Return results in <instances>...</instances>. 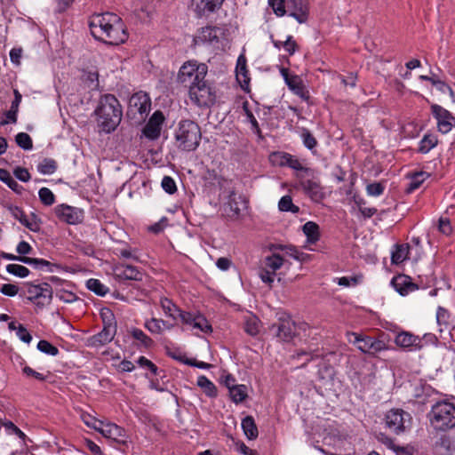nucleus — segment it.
Instances as JSON below:
<instances>
[{
	"label": "nucleus",
	"mask_w": 455,
	"mask_h": 455,
	"mask_svg": "<svg viewBox=\"0 0 455 455\" xmlns=\"http://www.w3.org/2000/svg\"><path fill=\"white\" fill-rule=\"evenodd\" d=\"M92 36L107 44L118 45L128 39L123 20L113 12L96 13L90 18Z\"/></svg>",
	"instance_id": "obj_1"
},
{
	"label": "nucleus",
	"mask_w": 455,
	"mask_h": 455,
	"mask_svg": "<svg viewBox=\"0 0 455 455\" xmlns=\"http://www.w3.org/2000/svg\"><path fill=\"white\" fill-rule=\"evenodd\" d=\"M97 121L101 130L107 133L114 132L119 125L123 111L119 100L113 94L102 95L95 109Z\"/></svg>",
	"instance_id": "obj_2"
},
{
	"label": "nucleus",
	"mask_w": 455,
	"mask_h": 455,
	"mask_svg": "<svg viewBox=\"0 0 455 455\" xmlns=\"http://www.w3.org/2000/svg\"><path fill=\"white\" fill-rule=\"evenodd\" d=\"M430 426L437 432H446L455 427V404L447 400L438 401L427 414Z\"/></svg>",
	"instance_id": "obj_3"
},
{
	"label": "nucleus",
	"mask_w": 455,
	"mask_h": 455,
	"mask_svg": "<svg viewBox=\"0 0 455 455\" xmlns=\"http://www.w3.org/2000/svg\"><path fill=\"white\" fill-rule=\"evenodd\" d=\"M202 133L197 123L186 119L181 120L175 132V141L179 149L194 151L200 144Z\"/></svg>",
	"instance_id": "obj_4"
},
{
	"label": "nucleus",
	"mask_w": 455,
	"mask_h": 455,
	"mask_svg": "<svg viewBox=\"0 0 455 455\" xmlns=\"http://www.w3.org/2000/svg\"><path fill=\"white\" fill-rule=\"evenodd\" d=\"M151 109V99L147 92H138L133 93L128 104L127 116L136 119V123L145 121Z\"/></svg>",
	"instance_id": "obj_5"
},
{
	"label": "nucleus",
	"mask_w": 455,
	"mask_h": 455,
	"mask_svg": "<svg viewBox=\"0 0 455 455\" xmlns=\"http://www.w3.org/2000/svg\"><path fill=\"white\" fill-rule=\"evenodd\" d=\"M207 72L208 67L206 64L189 60L180 68L178 81L189 87V85L195 84L197 81L204 80Z\"/></svg>",
	"instance_id": "obj_6"
},
{
	"label": "nucleus",
	"mask_w": 455,
	"mask_h": 455,
	"mask_svg": "<svg viewBox=\"0 0 455 455\" xmlns=\"http://www.w3.org/2000/svg\"><path fill=\"white\" fill-rule=\"evenodd\" d=\"M411 414L402 409H391L385 416L386 427L393 434L404 433L411 426Z\"/></svg>",
	"instance_id": "obj_7"
},
{
	"label": "nucleus",
	"mask_w": 455,
	"mask_h": 455,
	"mask_svg": "<svg viewBox=\"0 0 455 455\" xmlns=\"http://www.w3.org/2000/svg\"><path fill=\"white\" fill-rule=\"evenodd\" d=\"M189 98L199 107H210L215 103V91L204 79L189 85Z\"/></svg>",
	"instance_id": "obj_8"
},
{
	"label": "nucleus",
	"mask_w": 455,
	"mask_h": 455,
	"mask_svg": "<svg viewBox=\"0 0 455 455\" xmlns=\"http://www.w3.org/2000/svg\"><path fill=\"white\" fill-rule=\"evenodd\" d=\"M27 286V299L35 304L37 308L42 309L51 303L53 291L49 283H28Z\"/></svg>",
	"instance_id": "obj_9"
},
{
	"label": "nucleus",
	"mask_w": 455,
	"mask_h": 455,
	"mask_svg": "<svg viewBox=\"0 0 455 455\" xmlns=\"http://www.w3.org/2000/svg\"><path fill=\"white\" fill-rule=\"evenodd\" d=\"M270 331L280 340L290 342L296 335V324L290 315L282 314L278 321L271 325Z\"/></svg>",
	"instance_id": "obj_10"
},
{
	"label": "nucleus",
	"mask_w": 455,
	"mask_h": 455,
	"mask_svg": "<svg viewBox=\"0 0 455 455\" xmlns=\"http://www.w3.org/2000/svg\"><path fill=\"white\" fill-rule=\"evenodd\" d=\"M349 336L354 338V339L349 338V341L364 354L374 355L387 349V345L384 341L372 337L363 336L355 332H351Z\"/></svg>",
	"instance_id": "obj_11"
},
{
	"label": "nucleus",
	"mask_w": 455,
	"mask_h": 455,
	"mask_svg": "<svg viewBox=\"0 0 455 455\" xmlns=\"http://www.w3.org/2000/svg\"><path fill=\"white\" fill-rule=\"evenodd\" d=\"M54 213L60 221L69 225L80 224L84 219V212L82 209L65 204L57 205Z\"/></svg>",
	"instance_id": "obj_12"
},
{
	"label": "nucleus",
	"mask_w": 455,
	"mask_h": 455,
	"mask_svg": "<svg viewBox=\"0 0 455 455\" xmlns=\"http://www.w3.org/2000/svg\"><path fill=\"white\" fill-rule=\"evenodd\" d=\"M431 113L437 121L440 132L447 133L455 126V116L444 108L434 104L431 106Z\"/></svg>",
	"instance_id": "obj_13"
},
{
	"label": "nucleus",
	"mask_w": 455,
	"mask_h": 455,
	"mask_svg": "<svg viewBox=\"0 0 455 455\" xmlns=\"http://www.w3.org/2000/svg\"><path fill=\"white\" fill-rule=\"evenodd\" d=\"M270 158L275 164L281 167H289L307 173L312 172L310 168L305 167L300 160L286 152H274Z\"/></svg>",
	"instance_id": "obj_14"
},
{
	"label": "nucleus",
	"mask_w": 455,
	"mask_h": 455,
	"mask_svg": "<svg viewBox=\"0 0 455 455\" xmlns=\"http://www.w3.org/2000/svg\"><path fill=\"white\" fill-rule=\"evenodd\" d=\"M299 186L304 193L315 203H321L326 197L324 188L317 180H300Z\"/></svg>",
	"instance_id": "obj_15"
},
{
	"label": "nucleus",
	"mask_w": 455,
	"mask_h": 455,
	"mask_svg": "<svg viewBox=\"0 0 455 455\" xmlns=\"http://www.w3.org/2000/svg\"><path fill=\"white\" fill-rule=\"evenodd\" d=\"M286 2L289 15L300 24L307 22L309 14L308 0H286Z\"/></svg>",
	"instance_id": "obj_16"
},
{
	"label": "nucleus",
	"mask_w": 455,
	"mask_h": 455,
	"mask_svg": "<svg viewBox=\"0 0 455 455\" xmlns=\"http://www.w3.org/2000/svg\"><path fill=\"white\" fill-rule=\"evenodd\" d=\"M116 334V328L114 325L108 324V326H103V329L100 332L86 339V346L91 347L105 346L114 339Z\"/></svg>",
	"instance_id": "obj_17"
},
{
	"label": "nucleus",
	"mask_w": 455,
	"mask_h": 455,
	"mask_svg": "<svg viewBox=\"0 0 455 455\" xmlns=\"http://www.w3.org/2000/svg\"><path fill=\"white\" fill-rule=\"evenodd\" d=\"M7 210L10 212L12 216L19 220L23 226L33 232H38L40 230V220L36 218V216L33 213L30 218H28L22 209L16 205L9 204L6 206Z\"/></svg>",
	"instance_id": "obj_18"
},
{
	"label": "nucleus",
	"mask_w": 455,
	"mask_h": 455,
	"mask_svg": "<svg viewBox=\"0 0 455 455\" xmlns=\"http://www.w3.org/2000/svg\"><path fill=\"white\" fill-rule=\"evenodd\" d=\"M164 121V114L160 110L153 113L148 124L143 128V134L149 140H156L159 138L162 124Z\"/></svg>",
	"instance_id": "obj_19"
},
{
	"label": "nucleus",
	"mask_w": 455,
	"mask_h": 455,
	"mask_svg": "<svg viewBox=\"0 0 455 455\" xmlns=\"http://www.w3.org/2000/svg\"><path fill=\"white\" fill-rule=\"evenodd\" d=\"M114 276L118 281H141L144 276V273L137 267L127 264H120L116 266L114 268Z\"/></svg>",
	"instance_id": "obj_20"
},
{
	"label": "nucleus",
	"mask_w": 455,
	"mask_h": 455,
	"mask_svg": "<svg viewBox=\"0 0 455 455\" xmlns=\"http://www.w3.org/2000/svg\"><path fill=\"white\" fill-rule=\"evenodd\" d=\"M225 0H192L191 5L198 16H208L219 10Z\"/></svg>",
	"instance_id": "obj_21"
},
{
	"label": "nucleus",
	"mask_w": 455,
	"mask_h": 455,
	"mask_svg": "<svg viewBox=\"0 0 455 455\" xmlns=\"http://www.w3.org/2000/svg\"><path fill=\"white\" fill-rule=\"evenodd\" d=\"M391 284L395 290L402 296H406L418 289V285L411 282L410 276L398 275L392 278Z\"/></svg>",
	"instance_id": "obj_22"
},
{
	"label": "nucleus",
	"mask_w": 455,
	"mask_h": 455,
	"mask_svg": "<svg viewBox=\"0 0 455 455\" xmlns=\"http://www.w3.org/2000/svg\"><path fill=\"white\" fill-rule=\"evenodd\" d=\"M422 339L410 332L402 331L395 336V342L397 346L404 348L421 349Z\"/></svg>",
	"instance_id": "obj_23"
},
{
	"label": "nucleus",
	"mask_w": 455,
	"mask_h": 455,
	"mask_svg": "<svg viewBox=\"0 0 455 455\" xmlns=\"http://www.w3.org/2000/svg\"><path fill=\"white\" fill-rule=\"evenodd\" d=\"M288 88L307 104H312L309 91L307 89L301 77L294 76L287 84Z\"/></svg>",
	"instance_id": "obj_24"
},
{
	"label": "nucleus",
	"mask_w": 455,
	"mask_h": 455,
	"mask_svg": "<svg viewBox=\"0 0 455 455\" xmlns=\"http://www.w3.org/2000/svg\"><path fill=\"white\" fill-rule=\"evenodd\" d=\"M100 429L99 433L105 438L121 443L118 438L125 435L124 429L115 423L100 421Z\"/></svg>",
	"instance_id": "obj_25"
},
{
	"label": "nucleus",
	"mask_w": 455,
	"mask_h": 455,
	"mask_svg": "<svg viewBox=\"0 0 455 455\" xmlns=\"http://www.w3.org/2000/svg\"><path fill=\"white\" fill-rule=\"evenodd\" d=\"M227 205L231 212L230 217L238 218L242 210L247 207V201L243 196H237L234 191H232L229 195Z\"/></svg>",
	"instance_id": "obj_26"
},
{
	"label": "nucleus",
	"mask_w": 455,
	"mask_h": 455,
	"mask_svg": "<svg viewBox=\"0 0 455 455\" xmlns=\"http://www.w3.org/2000/svg\"><path fill=\"white\" fill-rule=\"evenodd\" d=\"M435 448L440 455H455V438L451 435H442L435 443Z\"/></svg>",
	"instance_id": "obj_27"
},
{
	"label": "nucleus",
	"mask_w": 455,
	"mask_h": 455,
	"mask_svg": "<svg viewBox=\"0 0 455 455\" xmlns=\"http://www.w3.org/2000/svg\"><path fill=\"white\" fill-rule=\"evenodd\" d=\"M247 60L243 54H241L236 61L235 74L236 79L243 88L250 83L249 71L247 69Z\"/></svg>",
	"instance_id": "obj_28"
},
{
	"label": "nucleus",
	"mask_w": 455,
	"mask_h": 455,
	"mask_svg": "<svg viewBox=\"0 0 455 455\" xmlns=\"http://www.w3.org/2000/svg\"><path fill=\"white\" fill-rule=\"evenodd\" d=\"M131 337L137 341L136 346L140 349H148L154 346V340L148 336L142 330L132 328L129 331Z\"/></svg>",
	"instance_id": "obj_29"
},
{
	"label": "nucleus",
	"mask_w": 455,
	"mask_h": 455,
	"mask_svg": "<svg viewBox=\"0 0 455 455\" xmlns=\"http://www.w3.org/2000/svg\"><path fill=\"white\" fill-rule=\"evenodd\" d=\"M220 28L217 27L202 28L198 33L197 38L202 43H218Z\"/></svg>",
	"instance_id": "obj_30"
},
{
	"label": "nucleus",
	"mask_w": 455,
	"mask_h": 455,
	"mask_svg": "<svg viewBox=\"0 0 455 455\" xmlns=\"http://www.w3.org/2000/svg\"><path fill=\"white\" fill-rule=\"evenodd\" d=\"M242 428L244 435L250 440H254L259 435L258 427L252 416H246L242 420Z\"/></svg>",
	"instance_id": "obj_31"
},
{
	"label": "nucleus",
	"mask_w": 455,
	"mask_h": 455,
	"mask_svg": "<svg viewBox=\"0 0 455 455\" xmlns=\"http://www.w3.org/2000/svg\"><path fill=\"white\" fill-rule=\"evenodd\" d=\"M308 243H315L320 238L319 226L313 221L306 222L302 227Z\"/></svg>",
	"instance_id": "obj_32"
},
{
	"label": "nucleus",
	"mask_w": 455,
	"mask_h": 455,
	"mask_svg": "<svg viewBox=\"0 0 455 455\" xmlns=\"http://www.w3.org/2000/svg\"><path fill=\"white\" fill-rule=\"evenodd\" d=\"M228 392L232 402L236 404L243 403L248 396L245 385L232 384V387H230Z\"/></svg>",
	"instance_id": "obj_33"
},
{
	"label": "nucleus",
	"mask_w": 455,
	"mask_h": 455,
	"mask_svg": "<svg viewBox=\"0 0 455 455\" xmlns=\"http://www.w3.org/2000/svg\"><path fill=\"white\" fill-rule=\"evenodd\" d=\"M197 386L203 389L204 393L209 397L217 396V387L206 376H199L197 379Z\"/></svg>",
	"instance_id": "obj_34"
},
{
	"label": "nucleus",
	"mask_w": 455,
	"mask_h": 455,
	"mask_svg": "<svg viewBox=\"0 0 455 455\" xmlns=\"http://www.w3.org/2000/svg\"><path fill=\"white\" fill-rule=\"evenodd\" d=\"M160 305L167 316L171 317L173 320H176L178 318L181 309L179 308L171 299L167 298H163L160 300Z\"/></svg>",
	"instance_id": "obj_35"
},
{
	"label": "nucleus",
	"mask_w": 455,
	"mask_h": 455,
	"mask_svg": "<svg viewBox=\"0 0 455 455\" xmlns=\"http://www.w3.org/2000/svg\"><path fill=\"white\" fill-rule=\"evenodd\" d=\"M438 143L437 137L434 134H425L419 145V152L421 154L428 153Z\"/></svg>",
	"instance_id": "obj_36"
},
{
	"label": "nucleus",
	"mask_w": 455,
	"mask_h": 455,
	"mask_svg": "<svg viewBox=\"0 0 455 455\" xmlns=\"http://www.w3.org/2000/svg\"><path fill=\"white\" fill-rule=\"evenodd\" d=\"M428 176L429 175L425 172L413 173L410 178V182L408 183V187L405 190L406 193L411 194L414 190L418 189Z\"/></svg>",
	"instance_id": "obj_37"
},
{
	"label": "nucleus",
	"mask_w": 455,
	"mask_h": 455,
	"mask_svg": "<svg viewBox=\"0 0 455 455\" xmlns=\"http://www.w3.org/2000/svg\"><path fill=\"white\" fill-rule=\"evenodd\" d=\"M283 264V259L277 253H273L264 259V267L269 269L271 273L276 272Z\"/></svg>",
	"instance_id": "obj_38"
},
{
	"label": "nucleus",
	"mask_w": 455,
	"mask_h": 455,
	"mask_svg": "<svg viewBox=\"0 0 455 455\" xmlns=\"http://www.w3.org/2000/svg\"><path fill=\"white\" fill-rule=\"evenodd\" d=\"M0 180L4 182L12 191L20 193L22 187L12 177L5 169H0Z\"/></svg>",
	"instance_id": "obj_39"
},
{
	"label": "nucleus",
	"mask_w": 455,
	"mask_h": 455,
	"mask_svg": "<svg viewBox=\"0 0 455 455\" xmlns=\"http://www.w3.org/2000/svg\"><path fill=\"white\" fill-rule=\"evenodd\" d=\"M86 287L98 296H104L108 291V288L107 286H105L100 280L94 278H91L86 282Z\"/></svg>",
	"instance_id": "obj_40"
},
{
	"label": "nucleus",
	"mask_w": 455,
	"mask_h": 455,
	"mask_svg": "<svg viewBox=\"0 0 455 455\" xmlns=\"http://www.w3.org/2000/svg\"><path fill=\"white\" fill-rule=\"evenodd\" d=\"M278 209L281 212H291L292 213H299V207L295 205L292 203V198L291 196H283L278 203Z\"/></svg>",
	"instance_id": "obj_41"
},
{
	"label": "nucleus",
	"mask_w": 455,
	"mask_h": 455,
	"mask_svg": "<svg viewBox=\"0 0 455 455\" xmlns=\"http://www.w3.org/2000/svg\"><path fill=\"white\" fill-rule=\"evenodd\" d=\"M57 163L55 160L52 158H44L41 163L37 165V171L42 174H52L57 170Z\"/></svg>",
	"instance_id": "obj_42"
},
{
	"label": "nucleus",
	"mask_w": 455,
	"mask_h": 455,
	"mask_svg": "<svg viewBox=\"0 0 455 455\" xmlns=\"http://www.w3.org/2000/svg\"><path fill=\"white\" fill-rule=\"evenodd\" d=\"M408 253H409V245L408 244L397 245L395 251L392 252V257H391L392 262L394 264H400V263L403 262L407 259Z\"/></svg>",
	"instance_id": "obj_43"
},
{
	"label": "nucleus",
	"mask_w": 455,
	"mask_h": 455,
	"mask_svg": "<svg viewBox=\"0 0 455 455\" xmlns=\"http://www.w3.org/2000/svg\"><path fill=\"white\" fill-rule=\"evenodd\" d=\"M301 139L303 141L304 146L313 151L316 146L318 145V142L315 136L311 133V132L306 128H303L301 131Z\"/></svg>",
	"instance_id": "obj_44"
},
{
	"label": "nucleus",
	"mask_w": 455,
	"mask_h": 455,
	"mask_svg": "<svg viewBox=\"0 0 455 455\" xmlns=\"http://www.w3.org/2000/svg\"><path fill=\"white\" fill-rule=\"evenodd\" d=\"M450 320V313L447 309L443 307H439L436 312V322L439 328V331L442 332L443 331V326L445 328L449 325Z\"/></svg>",
	"instance_id": "obj_45"
},
{
	"label": "nucleus",
	"mask_w": 455,
	"mask_h": 455,
	"mask_svg": "<svg viewBox=\"0 0 455 455\" xmlns=\"http://www.w3.org/2000/svg\"><path fill=\"white\" fill-rule=\"evenodd\" d=\"M17 145L24 150H31L33 148V141L31 137L26 132H19L15 136Z\"/></svg>",
	"instance_id": "obj_46"
},
{
	"label": "nucleus",
	"mask_w": 455,
	"mask_h": 455,
	"mask_svg": "<svg viewBox=\"0 0 455 455\" xmlns=\"http://www.w3.org/2000/svg\"><path fill=\"white\" fill-rule=\"evenodd\" d=\"M164 323L165 321L153 317L149 320H147L144 323V326L151 333L160 334L163 331L162 324Z\"/></svg>",
	"instance_id": "obj_47"
},
{
	"label": "nucleus",
	"mask_w": 455,
	"mask_h": 455,
	"mask_svg": "<svg viewBox=\"0 0 455 455\" xmlns=\"http://www.w3.org/2000/svg\"><path fill=\"white\" fill-rule=\"evenodd\" d=\"M38 196L42 204L46 206H51L55 203V196L48 188H40Z\"/></svg>",
	"instance_id": "obj_48"
},
{
	"label": "nucleus",
	"mask_w": 455,
	"mask_h": 455,
	"mask_svg": "<svg viewBox=\"0 0 455 455\" xmlns=\"http://www.w3.org/2000/svg\"><path fill=\"white\" fill-rule=\"evenodd\" d=\"M244 331L251 336H256L259 332V321L255 316L249 317L244 323Z\"/></svg>",
	"instance_id": "obj_49"
},
{
	"label": "nucleus",
	"mask_w": 455,
	"mask_h": 455,
	"mask_svg": "<svg viewBox=\"0 0 455 455\" xmlns=\"http://www.w3.org/2000/svg\"><path fill=\"white\" fill-rule=\"evenodd\" d=\"M6 271L9 274H12L13 275L19 276V277H26L29 275L30 271L28 267L18 265V264H9L6 266Z\"/></svg>",
	"instance_id": "obj_50"
},
{
	"label": "nucleus",
	"mask_w": 455,
	"mask_h": 455,
	"mask_svg": "<svg viewBox=\"0 0 455 455\" xmlns=\"http://www.w3.org/2000/svg\"><path fill=\"white\" fill-rule=\"evenodd\" d=\"M37 349L44 354L55 356L59 354V349L57 347L51 344L49 341L45 339H42L37 343Z\"/></svg>",
	"instance_id": "obj_51"
},
{
	"label": "nucleus",
	"mask_w": 455,
	"mask_h": 455,
	"mask_svg": "<svg viewBox=\"0 0 455 455\" xmlns=\"http://www.w3.org/2000/svg\"><path fill=\"white\" fill-rule=\"evenodd\" d=\"M268 4L277 16H283L288 12L286 0H268Z\"/></svg>",
	"instance_id": "obj_52"
},
{
	"label": "nucleus",
	"mask_w": 455,
	"mask_h": 455,
	"mask_svg": "<svg viewBox=\"0 0 455 455\" xmlns=\"http://www.w3.org/2000/svg\"><path fill=\"white\" fill-rule=\"evenodd\" d=\"M3 427L8 432V434H14L20 439L25 441L27 435L24 432H22L16 425H14L12 421L7 420L2 423Z\"/></svg>",
	"instance_id": "obj_53"
},
{
	"label": "nucleus",
	"mask_w": 455,
	"mask_h": 455,
	"mask_svg": "<svg viewBox=\"0 0 455 455\" xmlns=\"http://www.w3.org/2000/svg\"><path fill=\"white\" fill-rule=\"evenodd\" d=\"M194 328L199 329L203 332L208 333L212 331L211 324L202 315H196V321L194 323Z\"/></svg>",
	"instance_id": "obj_54"
},
{
	"label": "nucleus",
	"mask_w": 455,
	"mask_h": 455,
	"mask_svg": "<svg viewBox=\"0 0 455 455\" xmlns=\"http://www.w3.org/2000/svg\"><path fill=\"white\" fill-rule=\"evenodd\" d=\"M161 186L163 189L170 195H172L177 191L176 183L174 180L170 176H164L163 178Z\"/></svg>",
	"instance_id": "obj_55"
},
{
	"label": "nucleus",
	"mask_w": 455,
	"mask_h": 455,
	"mask_svg": "<svg viewBox=\"0 0 455 455\" xmlns=\"http://www.w3.org/2000/svg\"><path fill=\"white\" fill-rule=\"evenodd\" d=\"M81 417H82V420L87 427L93 428L97 432H100V420L97 419L95 417H93L88 413H84V414H82Z\"/></svg>",
	"instance_id": "obj_56"
},
{
	"label": "nucleus",
	"mask_w": 455,
	"mask_h": 455,
	"mask_svg": "<svg viewBox=\"0 0 455 455\" xmlns=\"http://www.w3.org/2000/svg\"><path fill=\"white\" fill-rule=\"evenodd\" d=\"M438 230L445 235H450L452 233V227L448 218L440 217L438 220Z\"/></svg>",
	"instance_id": "obj_57"
},
{
	"label": "nucleus",
	"mask_w": 455,
	"mask_h": 455,
	"mask_svg": "<svg viewBox=\"0 0 455 455\" xmlns=\"http://www.w3.org/2000/svg\"><path fill=\"white\" fill-rule=\"evenodd\" d=\"M385 187L380 182H374L367 185L366 191L369 196H379L383 194Z\"/></svg>",
	"instance_id": "obj_58"
},
{
	"label": "nucleus",
	"mask_w": 455,
	"mask_h": 455,
	"mask_svg": "<svg viewBox=\"0 0 455 455\" xmlns=\"http://www.w3.org/2000/svg\"><path fill=\"white\" fill-rule=\"evenodd\" d=\"M362 279V276H343L338 279V284L344 287L355 286Z\"/></svg>",
	"instance_id": "obj_59"
},
{
	"label": "nucleus",
	"mask_w": 455,
	"mask_h": 455,
	"mask_svg": "<svg viewBox=\"0 0 455 455\" xmlns=\"http://www.w3.org/2000/svg\"><path fill=\"white\" fill-rule=\"evenodd\" d=\"M56 297L60 300L66 302V303H72L78 299L75 293H73L71 291H65V290L57 291Z\"/></svg>",
	"instance_id": "obj_60"
},
{
	"label": "nucleus",
	"mask_w": 455,
	"mask_h": 455,
	"mask_svg": "<svg viewBox=\"0 0 455 455\" xmlns=\"http://www.w3.org/2000/svg\"><path fill=\"white\" fill-rule=\"evenodd\" d=\"M243 109L246 114L247 120L251 123L252 130L254 132L259 134L260 133V128L259 125V123L255 116H253L252 112L248 108L247 104H243Z\"/></svg>",
	"instance_id": "obj_61"
},
{
	"label": "nucleus",
	"mask_w": 455,
	"mask_h": 455,
	"mask_svg": "<svg viewBox=\"0 0 455 455\" xmlns=\"http://www.w3.org/2000/svg\"><path fill=\"white\" fill-rule=\"evenodd\" d=\"M137 363L142 368L148 369L154 375H157V366L145 356H140L138 359Z\"/></svg>",
	"instance_id": "obj_62"
},
{
	"label": "nucleus",
	"mask_w": 455,
	"mask_h": 455,
	"mask_svg": "<svg viewBox=\"0 0 455 455\" xmlns=\"http://www.w3.org/2000/svg\"><path fill=\"white\" fill-rule=\"evenodd\" d=\"M100 316L102 318L103 326H108V324H112L117 329L114 314L111 312L110 309H103L100 313Z\"/></svg>",
	"instance_id": "obj_63"
},
{
	"label": "nucleus",
	"mask_w": 455,
	"mask_h": 455,
	"mask_svg": "<svg viewBox=\"0 0 455 455\" xmlns=\"http://www.w3.org/2000/svg\"><path fill=\"white\" fill-rule=\"evenodd\" d=\"M178 318L180 319L182 323L191 325L194 327V323L196 321V315H193L190 312L181 310L179 314Z\"/></svg>",
	"instance_id": "obj_64"
}]
</instances>
